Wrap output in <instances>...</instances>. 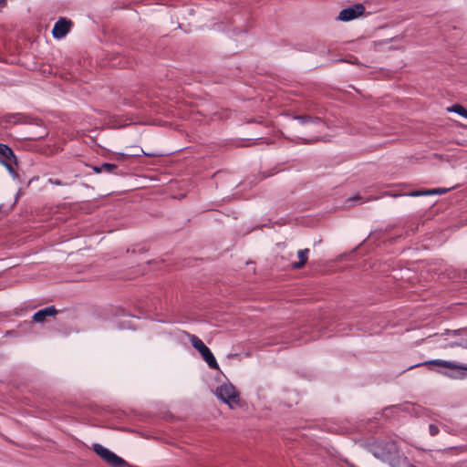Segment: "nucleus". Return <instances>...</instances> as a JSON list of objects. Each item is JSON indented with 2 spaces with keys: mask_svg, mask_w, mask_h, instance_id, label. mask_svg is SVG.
I'll list each match as a JSON object with an SVG mask.
<instances>
[{
  "mask_svg": "<svg viewBox=\"0 0 467 467\" xmlns=\"http://www.w3.org/2000/svg\"><path fill=\"white\" fill-rule=\"evenodd\" d=\"M5 121L12 124L27 123L28 117L22 113L8 114L5 117Z\"/></svg>",
  "mask_w": 467,
  "mask_h": 467,
  "instance_id": "obj_13",
  "label": "nucleus"
},
{
  "mask_svg": "<svg viewBox=\"0 0 467 467\" xmlns=\"http://www.w3.org/2000/svg\"><path fill=\"white\" fill-rule=\"evenodd\" d=\"M6 0H0V5H5Z\"/></svg>",
  "mask_w": 467,
  "mask_h": 467,
  "instance_id": "obj_24",
  "label": "nucleus"
},
{
  "mask_svg": "<svg viewBox=\"0 0 467 467\" xmlns=\"http://www.w3.org/2000/svg\"><path fill=\"white\" fill-rule=\"evenodd\" d=\"M448 192L446 188H435L431 190H420V191H413L410 192L408 195L411 197H419V196H426L431 194H444Z\"/></svg>",
  "mask_w": 467,
  "mask_h": 467,
  "instance_id": "obj_9",
  "label": "nucleus"
},
{
  "mask_svg": "<svg viewBox=\"0 0 467 467\" xmlns=\"http://www.w3.org/2000/svg\"><path fill=\"white\" fill-rule=\"evenodd\" d=\"M0 163H2L7 169L10 174L16 175V171L13 167V165L16 164L15 162L9 160H0Z\"/></svg>",
  "mask_w": 467,
  "mask_h": 467,
  "instance_id": "obj_15",
  "label": "nucleus"
},
{
  "mask_svg": "<svg viewBox=\"0 0 467 467\" xmlns=\"http://www.w3.org/2000/svg\"><path fill=\"white\" fill-rule=\"evenodd\" d=\"M358 199H360L359 195H356L354 197H350L347 200L348 202H354L355 200H358Z\"/></svg>",
  "mask_w": 467,
  "mask_h": 467,
  "instance_id": "obj_21",
  "label": "nucleus"
},
{
  "mask_svg": "<svg viewBox=\"0 0 467 467\" xmlns=\"http://www.w3.org/2000/svg\"><path fill=\"white\" fill-rule=\"evenodd\" d=\"M430 365H436V366H440L442 368H450L451 370V372L444 371V372H442V374L447 377L452 378V379L464 378L465 374L462 372H459V371L460 370H467V367L464 365H459L457 363H454L451 361H447V360H442V359L427 360L425 362L413 365L410 368H417V367H420V366H430ZM439 372L441 373V371H439Z\"/></svg>",
  "mask_w": 467,
  "mask_h": 467,
  "instance_id": "obj_2",
  "label": "nucleus"
},
{
  "mask_svg": "<svg viewBox=\"0 0 467 467\" xmlns=\"http://www.w3.org/2000/svg\"><path fill=\"white\" fill-rule=\"evenodd\" d=\"M72 22L66 17H60L54 25L52 35L54 38H63L71 29Z\"/></svg>",
  "mask_w": 467,
  "mask_h": 467,
  "instance_id": "obj_7",
  "label": "nucleus"
},
{
  "mask_svg": "<svg viewBox=\"0 0 467 467\" xmlns=\"http://www.w3.org/2000/svg\"><path fill=\"white\" fill-rule=\"evenodd\" d=\"M449 112H454L465 119H467V109L461 104H454L449 108H447Z\"/></svg>",
  "mask_w": 467,
  "mask_h": 467,
  "instance_id": "obj_14",
  "label": "nucleus"
},
{
  "mask_svg": "<svg viewBox=\"0 0 467 467\" xmlns=\"http://www.w3.org/2000/svg\"><path fill=\"white\" fill-rule=\"evenodd\" d=\"M187 336L192 347L199 351L208 366L213 369H218V363L210 348L197 336L189 333H187Z\"/></svg>",
  "mask_w": 467,
  "mask_h": 467,
  "instance_id": "obj_4",
  "label": "nucleus"
},
{
  "mask_svg": "<svg viewBox=\"0 0 467 467\" xmlns=\"http://www.w3.org/2000/svg\"><path fill=\"white\" fill-rule=\"evenodd\" d=\"M388 43H389V40H383V41H381V45H386V44H388Z\"/></svg>",
  "mask_w": 467,
  "mask_h": 467,
  "instance_id": "obj_23",
  "label": "nucleus"
},
{
  "mask_svg": "<svg viewBox=\"0 0 467 467\" xmlns=\"http://www.w3.org/2000/svg\"><path fill=\"white\" fill-rule=\"evenodd\" d=\"M216 396L225 404H228L230 408L240 403V396L234 386L231 383H223L216 389Z\"/></svg>",
  "mask_w": 467,
  "mask_h": 467,
  "instance_id": "obj_3",
  "label": "nucleus"
},
{
  "mask_svg": "<svg viewBox=\"0 0 467 467\" xmlns=\"http://www.w3.org/2000/svg\"><path fill=\"white\" fill-rule=\"evenodd\" d=\"M141 152H142L143 155L149 156V157H155V156H161V155L160 153L145 152V151H143V150H141Z\"/></svg>",
  "mask_w": 467,
  "mask_h": 467,
  "instance_id": "obj_19",
  "label": "nucleus"
},
{
  "mask_svg": "<svg viewBox=\"0 0 467 467\" xmlns=\"http://www.w3.org/2000/svg\"><path fill=\"white\" fill-rule=\"evenodd\" d=\"M128 155L125 153H118L117 160L118 161H125L127 159Z\"/></svg>",
  "mask_w": 467,
  "mask_h": 467,
  "instance_id": "obj_20",
  "label": "nucleus"
},
{
  "mask_svg": "<svg viewBox=\"0 0 467 467\" xmlns=\"http://www.w3.org/2000/svg\"><path fill=\"white\" fill-rule=\"evenodd\" d=\"M429 431L431 436H436L439 433L440 430H439L438 426H436L434 424H431L429 426Z\"/></svg>",
  "mask_w": 467,
  "mask_h": 467,
  "instance_id": "obj_18",
  "label": "nucleus"
},
{
  "mask_svg": "<svg viewBox=\"0 0 467 467\" xmlns=\"http://www.w3.org/2000/svg\"><path fill=\"white\" fill-rule=\"evenodd\" d=\"M296 119L299 120L302 124L312 122L313 119L310 116L302 115L295 117Z\"/></svg>",
  "mask_w": 467,
  "mask_h": 467,
  "instance_id": "obj_16",
  "label": "nucleus"
},
{
  "mask_svg": "<svg viewBox=\"0 0 467 467\" xmlns=\"http://www.w3.org/2000/svg\"><path fill=\"white\" fill-rule=\"evenodd\" d=\"M364 11L365 7L362 4H355L352 6L342 9L338 15V19L344 22L351 21L361 16Z\"/></svg>",
  "mask_w": 467,
  "mask_h": 467,
  "instance_id": "obj_6",
  "label": "nucleus"
},
{
  "mask_svg": "<svg viewBox=\"0 0 467 467\" xmlns=\"http://www.w3.org/2000/svg\"><path fill=\"white\" fill-rule=\"evenodd\" d=\"M47 182H48L50 184L57 185V186L68 185V183L62 182H61L60 180H58V179L49 178V179L47 180Z\"/></svg>",
  "mask_w": 467,
  "mask_h": 467,
  "instance_id": "obj_17",
  "label": "nucleus"
},
{
  "mask_svg": "<svg viewBox=\"0 0 467 467\" xmlns=\"http://www.w3.org/2000/svg\"><path fill=\"white\" fill-rule=\"evenodd\" d=\"M381 462H387L390 467H416L410 463L407 457L400 454L395 441H387L381 447Z\"/></svg>",
  "mask_w": 467,
  "mask_h": 467,
  "instance_id": "obj_1",
  "label": "nucleus"
},
{
  "mask_svg": "<svg viewBox=\"0 0 467 467\" xmlns=\"http://www.w3.org/2000/svg\"><path fill=\"white\" fill-rule=\"evenodd\" d=\"M93 451L112 467H123L127 465L125 460L99 443L93 444Z\"/></svg>",
  "mask_w": 467,
  "mask_h": 467,
  "instance_id": "obj_5",
  "label": "nucleus"
},
{
  "mask_svg": "<svg viewBox=\"0 0 467 467\" xmlns=\"http://www.w3.org/2000/svg\"><path fill=\"white\" fill-rule=\"evenodd\" d=\"M91 168H92L93 171L96 173H101V172L105 171L108 173L119 174L117 172L118 166L113 163L103 162L99 166H92Z\"/></svg>",
  "mask_w": 467,
  "mask_h": 467,
  "instance_id": "obj_10",
  "label": "nucleus"
},
{
  "mask_svg": "<svg viewBox=\"0 0 467 467\" xmlns=\"http://www.w3.org/2000/svg\"><path fill=\"white\" fill-rule=\"evenodd\" d=\"M393 40L395 42H401L402 38L397 36V37H394Z\"/></svg>",
  "mask_w": 467,
  "mask_h": 467,
  "instance_id": "obj_22",
  "label": "nucleus"
},
{
  "mask_svg": "<svg viewBox=\"0 0 467 467\" xmlns=\"http://www.w3.org/2000/svg\"><path fill=\"white\" fill-rule=\"evenodd\" d=\"M57 314V310L54 306H47L46 308L36 311L33 315V320L36 323H42L46 320L47 317H54Z\"/></svg>",
  "mask_w": 467,
  "mask_h": 467,
  "instance_id": "obj_8",
  "label": "nucleus"
},
{
  "mask_svg": "<svg viewBox=\"0 0 467 467\" xmlns=\"http://www.w3.org/2000/svg\"><path fill=\"white\" fill-rule=\"evenodd\" d=\"M309 252L310 251L308 248L301 249L297 252L299 260L292 264L293 269H300L306 264L308 260Z\"/></svg>",
  "mask_w": 467,
  "mask_h": 467,
  "instance_id": "obj_11",
  "label": "nucleus"
},
{
  "mask_svg": "<svg viewBox=\"0 0 467 467\" xmlns=\"http://www.w3.org/2000/svg\"><path fill=\"white\" fill-rule=\"evenodd\" d=\"M0 160H9L16 163L13 150L6 144L0 143Z\"/></svg>",
  "mask_w": 467,
  "mask_h": 467,
  "instance_id": "obj_12",
  "label": "nucleus"
}]
</instances>
